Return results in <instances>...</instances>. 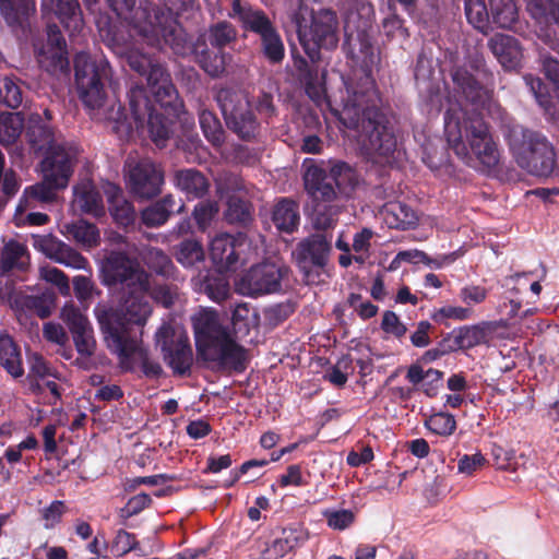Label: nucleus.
Returning <instances> with one entry per match:
<instances>
[{"label":"nucleus","mask_w":559,"mask_h":559,"mask_svg":"<svg viewBox=\"0 0 559 559\" xmlns=\"http://www.w3.org/2000/svg\"><path fill=\"white\" fill-rule=\"evenodd\" d=\"M117 22L105 14L95 19L99 37L117 56L124 58L130 68L146 76L154 96L153 104L143 86L130 88L128 116L120 103L109 102L104 82L111 69L104 57L92 58L78 53L74 59L75 83L80 99L97 120L112 121L128 130H142L145 124L157 146H164L170 134V116H178L182 108L178 93L165 68L147 53L143 45L163 48L169 46L176 55L183 56L190 47L183 29L170 10L152 7L148 0H106Z\"/></svg>","instance_id":"nucleus-1"},{"label":"nucleus","mask_w":559,"mask_h":559,"mask_svg":"<svg viewBox=\"0 0 559 559\" xmlns=\"http://www.w3.org/2000/svg\"><path fill=\"white\" fill-rule=\"evenodd\" d=\"M340 108H332V114L356 140L361 153L374 163H382L396 148V139L389 119L374 103L376 93L371 81L365 78L360 87L344 81Z\"/></svg>","instance_id":"nucleus-2"},{"label":"nucleus","mask_w":559,"mask_h":559,"mask_svg":"<svg viewBox=\"0 0 559 559\" xmlns=\"http://www.w3.org/2000/svg\"><path fill=\"white\" fill-rule=\"evenodd\" d=\"M150 290L151 283L139 289L124 290L118 309L102 302L94 308L107 347L119 357L121 366L126 368H129L131 357L140 349L133 329H142L153 311L148 299Z\"/></svg>","instance_id":"nucleus-3"},{"label":"nucleus","mask_w":559,"mask_h":559,"mask_svg":"<svg viewBox=\"0 0 559 559\" xmlns=\"http://www.w3.org/2000/svg\"><path fill=\"white\" fill-rule=\"evenodd\" d=\"M454 98V102L448 98L450 107L444 116L449 147L468 166L493 169L500 160V153L489 126L481 117L467 115L456 95Z\"/></svg>","instance_id":"nucleus-4"},{"label":"nucleus","mask_w":559,"mask_h":559,"mask_svg":"<svg viewBox=\"0 0 559 559\" xmlns=\"http://www.w3.org/2000/svg\"><path fill=\"white\" fill-rule=\"evenodd\" d=\"M192 323L197 347L205 359L235 369L243 368L246 350L219 323L216 311L201 310L192 318Z\"/></svg>","instance_id":"nucleus-5"},{"label":"nucleus","mask_w":559,"mask_h":559,"mask_svg":"<svg viewBox=\"0 0 559 559\" xmlns=\"http://www.w3.org/2000/svg\"><path fill=\"white\" fill-rule=\"evenodd\" d=\"M503 135L518 165L528 174L548 177L555 168V151L547 139L510 121L503 126Z\"/></svg>","instance_id":"nucleus-6"},{"label":"nucleus","mask_w":559,"mask_h":559,"mask_svg":"<svg viewBox=\"0 0 559 559\" xmlns=\"http://www.w3.org/2000/svg\"><path fill=\"white\" fill-rule=\"evenodd\" d=\"M293 20L299 44L312 62L320 60L321 49L333 50L337 47L340 22L334 11L329 9L308 11L306 8H300Z\"/></svg>","instance_id":"nucleus-7"},{"label":"nucleus","mask_w":559,"mask_h":559,"mask_svg":"<svg viewBox=\"0 0 559 559\" xmlns=\"http://www.w3.org/2000/svg\"><path fill=\"white\" fill-rule=\"evenodd\" d=\"M75 163L73 148H70L68 155L62 158L57 153L45 156L41 162L43 180L25 189L16 213H23L26 207L34 206L35 201L41 203L53 201L57 190L68 186Z\"/></svg>","instance_id":"nucleus-8"},{"label":"nucleus","mask_w":559,"mask_h":559,"mask_svg":"<svg viewBox=\"0 0 559 559\" xmlns=\"http://www.w3.org/2000/svg\"><path fill=\"white\" fill-rule=\"evenodd\" d=\"M355 183V174L345 164L334 165L329 174L310 164L304 174L305 189L314 204L334 202L338 194L347 195Z\"/></svg>","instance_id":"nucleus-9"},{"label":"nucleus","mask_w":559,"mask_h":559,"mask_svg":"<svg viewBox=\"0 0 559 559\" xmlns=\"http://www.w3.org/2000/svg\"><path fill=\"white\" fill-rule=\"evenodd\" d=\"M100 282L104 286L120 285L124 290L144 287L151 283V274L146 272L136 259L130 258L122 251H110L100 263Z\"/></svg>","instance_id":"nucleus-10"},{"label":"nucleus","mask_w":559,"mask_h":559,"mask_svg":"<svg viewBox=\"0 0 559 559\" xmlns=\"http://www.w3.org/2000/svg\"><path fill=\"white\" fill-rule=\"evenodd\" d=\"M227 126L241 139L254 138L259 122L251 109V104L245 92L229 87L221 88L216 94Z\"/></svg>","instance_id":"nucleus-11"},{"label":"nucleus","mask_w":559,"mask_h":559,"mask_svg":"<svg viewBox=\"0 0 559 559\" xmlns=\"http://www.w3.org/2000/svg\"><path fill=\"white\" fill-rule=\"evenodd\" d=\"M52 120V114L49 109L44 110V117L38 112L31 114L27 119L26 126V139L29 145L35 151H46L45 156H49L51 153H57L60 158L68 155V151L73 148L74 162H76L79 155L78 146L64 140L60 132L55 131L50 126Z\"/></svg>","instance_id":"nucleus-12"},{"label":"nucleus","mask_w":559,"mask_h":559,"mask_svg":"<svg viewBox=\"0 0 559 559\" xmlns=\"http://www.w3.org/2000/svg\"><path fill=\"white\" fill-rule=\"evenodd\" d=\"M330 252V240L320 234L311 235L297 245L293 255L308 284L317 283L319 270L326 265Z\"/></svg>","instance_id":"nucleus-13"},{"label":"nucleus","mask_w":559,"mask_h":559,"mask_svg":"<svg viewBox=\"0 0 559 559\" xmlns=\"http://www.w3.org/2000/svg\"><path fill=\"white\" fill-rule=\"evenodd\" d=\"M127 183L130 191L140 199H152L158 195L164 185V171L150 158L126 163Z\"/></svg>","instance_id":"nucleus-14"},{"label":"nucleus","mask_w":559,"mask_h":559,"mask_svg":"<svg viewBox=\"0 0 559 559\" xmlns=\"http://www.w3.org/2000/svg\"><path fill=\"white\" fill-rule=\"evenodd\" d=\"M287 269L275 263H262L252 266L236 282V289L246 296H260L281 290V282Z\"/></svg>","instance_id":"nucleus-15"},{"label":"nucleus","mask_w":559,"mask_h":559,"mask_svg":"<svg viewBox=\"0 0 559 559\" xmlns=\"http://www.w3.org/2000/svg\"><path fill=\"white\" fill-rule=\"evenodd\" d=\"M156 338L160 345L164 360L174 373L183 376L189 372L193 354L187 335H175L170 325L163 324L156 333Z\"/></svg>","instance_id":"nucleus-16"},{"label":"nucleus","mask_w":559,"mask_h":559,"mask_svg":"<svg viewBox=\"0 0 559 559\" xmlns=\"http://www.w3.org/2000/svg\"><path fill=\"white\" fill-rule=\"evenodd\" d=\"M526 11L535 21L537 38L550 50L559 53V40L552 25L559 24V0H525Z\"/></svg>","instance_id":"nucleus-17"},{"label":"nucleus","mask_w":559,"mask_h":559,"mask_svg":"<svg viewBox=\"0 0 559 559\" xmlns=\"http://www.w3.org/2000/svg\"><path fill=\"white\" fill-rule=\"evenodd\" d=\"M34 50L39 66L47 72L55 73L68 67L66 40L56 24L47 26L46 41H34Z\"/></svg>","instance_id":"nucleus-18"},{"label":"nucleus","mask_w":559,"mask_h":559,"mask_svg":"<svg viewBox=\"0 0 559 559\" xmlns=\"http://www.w3.org/2000/svg\"><path fill=\"white\" fill-rule=\"evenodd\" d=\"M228 15L238 20L246 31L258 34L260 38L276 28L262 10L242 4L240 0H234Z\"/></svg>","instance_id":"nucleus-19"},{"label":"nucleus","mask_w":559,"mask_h":559,"mask_svg":"<svg viewBox=\"0 0 559 559\" xmlns=\"http://www.w3.org/2000/svg\"><path fill=\"white\" fill-rule=\"evenodd\" d=\"M488 48L506 70H515L521 67L523 48L515 37L496 34L488 40Z\"/></svg>","instance_id":"nucleus-20"},{"label":"nucleus","mask_w":559,"mask_h":559,"mask_svg":"<svg viewBox=\"0 0 559 559\" xmlns=\"http://www.w3.org/2000/svg\"><path fill=\"white\" fill-rule=\"evenodd\" d=\"M44 9H50L71 36L84 28V20L78 0H44Z\"/></svg>","instance_id":"nucleus-21"},{"label":"nucleus","mask_w":559,"mask_h":559,"mask_svg":"<svg viewBox=\"0 0 559 559\" xmlns=\"http://www.w3.org/2000/svg\"><path fill=\"white\" fill-rule=\"evenodd\" d=\"M192 52L199 66L213 78L223 74L231 60V56L223 50H210L203 37H199L193 44Z\"/></svg>","instance_id":"nucleus-22"},{"label":"nucleus","mask_w":559,"mask_h":559,"mask_svg":"<svg viewBox=\"0 0 559 559\" xmlns=\"http://www.w3.org/2000/svg\"><path fill=\"white\" fill-rule=\"evenodd\" d=\"M308 538V534L302 528L289 527L284 528L281 535L270 545L264 544L261 549L262 559H280L286 554L301 546Z\"/></svg>","instance_id":"nucleus-23"},{"label":"nucleus","mask_w":559,"mask_h":559,"mask_svg":"<svg viewBox=\"0 0 559 559\" xmlns=\"http://www.w3.org/2000/svg\"><path fill=\"white\" fill-rule=\"evenodd\" d=\"M73 205L81 212L94 217H100L105 214V206L99 192L91 181H82L73 189Z\"/></svg>","instance_id":"nucleus-24"},{"label":"nucleus","mask_w":559,"mask_h":559,"mask_svg":"<svg viewBox=\"0 0 559 559\" xmlns=\"http://www.w3.org/2000/svg\"><path fill=\"white\" fill-rule=\"evenodd\" d=\"M104 193L109 203V211L114 219L122 226H128L133 223L135 211L133 205L126 200L120 187L107 182L104 185Z\"/></svg>","instance_id":"nucleus-25"},{"label":"nucleus","mask_w":559,"mask_h":559,"mask_svg":"<svg viewBox=\"0 0 559 559\" xmlns=\"http://www.w3.org/2000/svg\"><path fill=\"white\" fill-rule=\"evenodd\" d=\"M210 255L221 272L235 269V235L215 236L210 243Z\"/></svg>","instance_id":"nucleus-26"},{"label":"nucleus","mask_w":559,"mask_h":559,"mask_svg":"<svg viewBox=\"0 0 559 559\" xmlns=\"http://www.w3.org/2000/svg\"><path fill=\"white\" fill-rule=\"evenodd\" d=\"M452 81L455 93L471 103L481 102L488 95L487 90L464 68L453 71Z\"/></svg>","instance_id":"nucleus-27"},{"label":"nucleus","mask_w":559,"mask_h":559,"mask_svg":"<svg viewBox=\"0 0 559 559\" xmlns=\"http://www.w3.org/2000/svg\"><path fill=\"white\" fill-rule=\"evenodd\" d=\"M0 365L14 378L24 372L20 347L5 332L0 333Z\"/></svg>","instance_id":"nucleus-28"},{"label":"nucleus","mask_w":559,"mask_h":559,"mask_svg":"<svg viewBox=\"0 0 559 559\" xmlns=\"http://www.w3.org/2000/svg\"><path fill=\"white\" fill-rule=\"evenodd\" d=\"M0 12L11 27H24L35 12L34 0H0Z\"/></svg>","instance_id":"nucleus-29"},{"label":"nucleus","mask_w":559,"mask_h":559,"mask_svg":"<svg viewBox=\"0 0 559 559\" xmlns=\"http://www.w3.org/2000/svg\"><path fill=\"white\" fill-rule=\"evenodd\" d=\"M175 185L188 198H201L207 192L210 187L205 176L192 168L178 170L175 175Z\"/></svg>","instance_id":"nucleus-30"},{"label":"nucleus","mask_w":559,"mask_h":559,"mask_svg":"<svg viewBox=\"0 0 559 559\" xmlns=\"http://www.w3.org/2000/svg\"><path fill=\"white\" fill-rule=\"evenodd\" d=\"M442 371L432 368L424 370L418 365H412L406 374L407 380L412 384L420 385L426 395L430 397L437 394L438 389L442 383Z\"/></svg>","instance_id":"nucleus-31"},{"label":"nucleus","mask_w":559,"mask_h":559,"mask_svg":"<svg viewBox=\"0 0 559 559\" xmlns=\"http://www.w3.org/2000/svg\"><path fill=\"white\" fill-rule=\"evenodd\" d=\"M383 217L391 228L406 229L417 222L416 212L402 202H390L384 205Z\"/></svg>","instance_id":"nucleus-32"},{"label":"nucleus","mask_w":559,"mask_h":559,"mask_svg":"<svg viewBox=\"0 0 559 559\" xmlns=\"http://www.w3.org/2000/svg\"><path fill=\"white\" fill-rule=\"evenodd\" d=\"M272 219L280 231H295L300 219L298 204L286 199L280 201L273 210Z\"/></svg>","instance_id":"nucleus-33"},{"label":"nucleus","mask_w":559,"mask_h":559,"mask_svg":"<svg viewBox=\"0 0 559 559\" xmlns=\"http://www.w3.org/2000/svg\"><path fill=\"white\" fill-rule=\"evenodd\" d=\"M492 22L501 28L511 29L519 21V9L515 0H489Z\"/></svg>","instance_id":"nucleus-34"},{"label":"nucleus","mask_w":559,"mask_h":559,"mask_svg":"<svg viewBox=\"0 0 559 559\" xmlns=\"http://www.w3.org/2000/svg\"><path fill=\"white\" fill-rule=\"evenodd\" d=\"M177 202L173 195H166L160 201L142 211V222L147 227H157L166 223L169 215L175 212Z\"/></svg>","instance_id":"nucleus-35"},{"label":"nucleus","mask_w":559,"mask_h":559,"mask_svg":"<svg viewBox=\"0 0 559 559\" xmlns=\"http://www.w3.org/2000/svg\"><path fill=\"white\" fill-rule=\"evenodd\" d=\"M46 254L56 262L75 270H86L88 261L76 250L61 242H51Z\"/></svg>","instance_id":"nucleus-36"},{"label":"nucleus","mask_w":559,"mask_h":559,"mask_svg":"<svg viewBox=\"0 0 559 559\" xmlns=\"http://www.w3.org/2000/svg\"><path fill=\"white\" fill-rule=\"evenodd\" d=\"M24 129V117L22 112L0 114V143L11 145L21 136Z\"/></svg>","instance_id":"nucleus-37"},{"label":"nucleus","mask_w":559,"mask_h":559,"mask_svg":"<svg viewBox=\"0 0 559 559\" xmlns=\"http://www.w3.org/2000/svg\"><path fill=\"white\" fill-rule=\"evenodd\" d=\"M27 260L26 247L17 241H9L0 258V274H5L12 269H23Z\"/></svg>","instance_id":"nucleus-38"},{"label":"nucleus","mask_w":559,"mask_h":559,"mask_svg":"<svg viewBox=\"0 0 559 559\" xmlns=\"http://www.w3.org/2000/svg\"><path fill=\"white\" fill-rule=\"evenodd\" d=\"M15 302L22 308L39 318L45 319L50 316L55 306V296L52 293H44L38 296L24 295L19 297Z\"/></svg>","instance_id":"nucleus-39"},{"label":"nucleus","mask_w":559,"mask_h":559,"mask_svg":"<svg viewBox=\"0 0 559 559\" xmlns=\"http://www.w3.org/2000/svg\"><path fill=\"white\" fill-rule=\"evenodd\" d=\"M199 122L203 134L209 142L214 146H221L224 143L225 132L221 121L214 112L209 109L201 108L199 110Z\"/></svg>","instance_id":"nucleus-40"},{"label":"nucleus","mask_w":559,"mask_h":559,"mask_svg":"<svg viewBox=\"0 0 559 559\" xmlns=\"http://www.w3.org/2000/svg\"><path fill=\"white\" fill-rule=\"evenodd\" d=\"M200 37L209 41L214 49L222 50L225 46L236 40L237 31L228 22H218L211 25L207 32Z\"/></svg>","instance_id":"nucleus-41"},{"label":"nucleus","mask_w":559,"mask_h":559,"mask_svg":"<svg viewBox=\"0 0 559 559\" xmlns=\"http://www.w3.org/2000/svg\"><path fill=\"white\" fill-rule=\"evenodd\" d=\"M194 288L206 294L212 300L219 302L227 298L229 285L227 281L221 276H205L203 280H193Z\"/></svg>","instance_id":"nucleus-42"},{"label":"nucleus","mask_w":559,"mask_h":559,"mask_svg":"<svg viewBox=\"0 0 559 559\" xmlns=\"http://www.w3.org/2000/svg\"><path fill=\"white\" fill-rule=\"evenodd\" d=\"M68 234L85 248H93L99 243V231L95 225L79 221L73 224L66 225Z\"/></svg>","instance_id":"nucleus-43"},{"label":"nucleus","mask_w":559,"mask_h":559,"mask_svg":"<svg viewBox=\"0 0 559 559\" xmlns=\"http://www.w3.org/2000/svg\"><path fill=\"white\" fill-rule=\"evenodd\" d=\"M342 207L333 202L313 204V225L317 229L332 228L338 218Z\"/></svg>","instance_id":"nucleus-44"},{"label":"nucleus","mask_w":559,"mask_h":559,"mask_svg":"<svg viewBox=\"0 0 559 559\" xmlns=\"http://www.w3.org/2000/svg\"><path fill=\"white\" fill-rule=\"evenodd\" d=\"M175 257L182 266L191 267L198 262H202L205 254L199 241L189 239L178 246Z\"/></svg>","instance_id":"nucleus-45"},{"label":"nucleus","mask_w":559,"mask_h":559,"mask_svg":"<svg viewBox=\"0 0 559 559\" xmlns=\"http://www.w3.org/2000/svg\"><path fill=\"white\" fill-rule=\"evenodd\" d=\"M452 335L459 348H472L486 341V331L479 325L460 328L453 331Z\"/></svg>","instance_id":"nucleus-46"},{"label":"nucleus","mask_w":559,"mask_h":559,"mask_svg":"<svg viewBox=\"0 0 559 559\" xmlns=\"http://www.w3.org/2000/svg\"><path fill=\"white\" fill-rule=\"evenodd\" d=\"M261 39V49L271 63H280L285 57V47L277 29H273Z\"/></svg>","instance_id":"nucleus-47"},{"label":"nucleus","mask_w":559,"mask_h":559,"mask_svg":"<svg viewBox=\"0 0 559 559\" xmlns=\"http://www.w3.org/2000/svg\"><path fill=\"white\" fill-rule=\"evenodd\" d=\"M465 15L476 29L487 32L489 13L484 0H465Z\"/></svg>","instance_id":"nucleus-48"},{"label":"nucleus","mask_w":559,"mask_h":559,"mask_svg":"<svg viewBox=\"0 0 559 559\" xmlns=\"http://www.w3.org/2000/svg\"><path fill=\"white\" fill-rule=\"evenodd\" d=\"M143 259L147 266L155 273L169 277L173 275L175 266L170 258L160 249L150 248L143 255Z\"/></svg>","instance_id":"nucleus-49"},{"label":"nucleus","mask_w":559,"mask_h":559,"mask_svg":"<svg viewBox=\"0 0 559 559\" xmlns=\"http://www.w3.org/2000/svg\"><path fill=\"white\" fill-rule=\"evenodd\" d=\"M0 99L10 108H17L22 104L23 92L14 78H0Z\"/></svg>","instance_id":"nucleus-50"},{"label":"nucleus","mask_w":559,"mask_h":559,"mask_svg":"<svg viewBox=\"0 0 559 559\" xmlns=\"http://www.w3.org/2000/svg\"><path fill=\"white\" fill-rule=\"evenodd\" d=\"M61 319L72 334L92 328L87 317L73 304H66L61 309Z\"/></svg>","instance_id":"nucleus-51"},{"label":"nucleus","mask_w":559,"mask_h":559,"mask_svg":"<svg viewBox=\"0 0 559 559\" xmlns=\"http://www.w3.org/2000/svg\"><path fill=\"white\" fill-rule=\"evenodd\" d=\"M472 314L469 307L445 305L435 309L430 318L439 324H448V320L464 321L471 319Z\"/></svg>","instance_id":"nucleus-52"},{"label":"nucleus","mask_w":559,"mask_h":559,"mask_svg":"<svg viewBox=\"0 0 559 559\" xmlns=\"http://www.w3.org/2000/svg\"><path fill=\"white\" fill-rule=\"evenodd\" d=\"M139 548V542L134 534L126 530H118L109 545L110 552L115 557H123L132 550Z\"/></svg>","instance_id":"nucleus-53"},{"label":"nucleus","mask_w":559,"mask_h":559,"mask_svg":"<svg viewBox=\"0 0 559 559\" xmlns=\"http://www.w3.org/2000/svg\"><path fill=\"white\" fill-rule=\"evenodd\" d=\"M426 426L436 435L450 436L456 428V421L452 415L440 412L431 415L426 421Z\"/></svg>","instance_id":"nucleus-54"},{"label":"nucleus","mask_w":559,"mask_h":559,"mask_svg":"<svg viewBox=\"0 0 559 559\" xmlns=\"http://www.w3.org/2000/svg\"><path fill=\"white\" fill-rule=\"evenodd\" d=\"M258 257V248L252 246L247 235H235V269L239 263L245 264Z\"/></svg>","instance_id":"nucleus-55"},{"label":"nucleus","mask_w":559,"mask_h":559,"mask_svg":"<svg viewBox=\"0 0 559 559\" xmlns=\"http://www.w3.org/2000/svg\"><path fill=\"white\" fill-rule=\"evenodd\" d=\"M218 204L215 201L200 202L193 211L194 219L200 229L205 230L218 213Z\"/></svg>","instance_id":"nucleus-56"},{"label":"nucleus","mask_w":559,"mask_h":559,"mask_svg":"<svg viewBox=\"0 0 559 559\" xmlns=\"http://www.w3.org/2000/svg\"><path fill=\"white\" fill-rule=\"evenodd\" d=\"M293 66L298 72V76L306 83V92L311 98L318 99L320 92L310 83L313 79V73L309 67L308 61L301 56L293 55Z\"/></svg>","instance_id":"nucleus-57"},{"label":"nucleus","mask_w":559,"mask_h":559,"mask_svg":"<svg viewBox=\"0 0 559 559\" xmlns=\"http://www.w3.org/2000/svg\"><path fill=\"white\" fill-rule=\"evenodd\" d=\"M39 275L44 281L56 285L62 295L70 294L69 280L61 270L46 265L39 269Z\"/></svg>","instance_id":"nucleus-58"},{"label":"nucleus","mask_w":559,"mask_h":559,"mask_svg":"<svg viewBox=\"0 0 559 559\" xmlns=\"http://www.w3.org/2000/svg\"><path fill=\"white\" fill-rule=\"evenodd\" d=\"M38 448V440L34 435H28L23 441L19 444L10 445L3 454V459L9 464L19 463L22 460L23 451H31Z\"/></svg>","instance_id":"nucleus-59"},{"label":"nucleus","mask_w":559,"mask_h":559,"mask_svg":"<svg viewBox=\"0 0 559 559\" xmlns=\"http://www.w3.org/2000/svg\"><path fill=\"white\" fill-rule=\"evenodd\" d=\"M225 216L230 223H245L250 216L249 206L239 198L230 197L227 202Z\"/></svg>","instance_id":"nucleus-60"},{"label":"nucleus","mask_w":559,"mask_h":559,"mask_svg":"<svg viewBox=\"0 0 559 559\" xmlns=\"http://www.w3.org/2000/svg\"><path fill=\"white\" fill-rule=\"evenodd\" d=\"M323 516L326 519L328 525L333 530H345L349 527L355 520V514L350 510H325Z\"/></svg>","instance_id":"nucleus-61"},{"label":"nucleus","mask_w":559,"mask_h":559,"mask_svg":"<svg viewBox=\"0 0 559 559\" xmlns=\"http://www.w3.org/2000/svg\"><path fill=\"white\" fill-rule=\"evenodd\" d=\"M72 336L75 348L81 356L91 357L94 355L96 349V341L93 334V328H88L86 331L74 333Z\"/></svg>","instance_id":"nucleus-62"},{"label":"nucleus","mask_w":559,"mask_h":559,"mask_svg":"<svg viewBox=\"0 0 559 559\" xmlns=\"http://www.w3.org/2000/svg\"><path fill=\"white\" fill-rule=\"evenodd\" d=\"M150 297L164 307H170L178 297V288L174 285H153L151 283Z\"/></svg>","instance_id":"nucleus-63"},{"label":"nucleus","mask_w":559,"mask_h":559,"mask_svg":"<svg viewBox=\"0 0 559 559\" xmlns=\"http://www.w3.org/2000/svg\"><path fill=\"white\" fill-rule=\"evenodd\" d=\"M539 60L545 75L552 84L556 96L559 98V61L543 50L539 51Z\"/></svg>","instance_id":"nucleus-64"}]
</instances>
